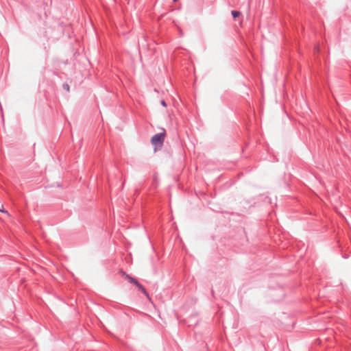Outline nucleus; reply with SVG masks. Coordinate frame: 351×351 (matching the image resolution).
I'll use <instances>...</instances> for the list:
<instances>
[{"label": "nucleus", "instance_id": "nucleus-7", "mask_svg": "<svg viewBox=\"0 0 351 351\" xmlns=\"http://www.w3.org/2000/svg\"><path fill=\"white\" fill-rule=\"evenodd\" d=\"M174 2L177 1L178 0H173Z\"/></svg>", "mask_w": 351, "mask_h": 351}, {"label": "nucleus", "instance_id": "nucleus-2", "mask_svg": "<svg viewBox=\"0 0 351 351\" xmlns=\"http://www.w3.org/2000/svg\"><path fill=\"white\" fill-rule=\"evenodd\" d=\"M123 275L125 276V279L129 280L130 282L135 285L138 287V289L145 294V295L147 297L149 301L152 302V299L149 297L148 293L146 291L145 289L135 278L130 276L129 275L125 274L124 272H123Z\"/></svg>", "mask_w": 351, "mask_h": 351}, {"label": "nucleus", "instance_id": "nucleus-5", "mask_svg": "<svg viewBox=\"0 0 351 351\" xmlns=\"http://www.w3.org/2000/svg\"><path fill=\"white\" fill-rule=\"evenodd\" d=\"M0 212H1V213H6V214H7V215H8V217H10V214H9L7 211H5V210H4L3 205H1V206H0Z\"/></svg>", "mask_w": 351, "mask_h": 351}, {"label": "nucleus", "instance_id": "nucleus-3", "mask_svg": "<svg viewBox=\"0 0 351 351\" xmlns=\"http://www.w3.org/2000/svg\"><path fill=\"white\" fill-rule=\"evenodd\" d=\"M232 15L234 19H236L237 17H238L241 15V12L239 11H237V10H232Z\"/></svg>", "mask_w": 351, "mask_h": 351}, {"label": "nucleus", "instance_id": "nucleus-1", "mask_svg": "<svg viewBox=\"0 0 351 351\" xmlns=\"http://www.w3.org/2000/svg\"><path fill=\"white\" fill-rule=\"evenodd\" d=\"M165 137V133L156 134L152 138V144L154 146V151L162 147L164 139Z\"/></svg>", "mask_w": 351, "mask_h": 351}, {"label": "nucleus", "instance_id": "nucleus-6", "mask_svg": "<svg viewBox=\"0 0 351 351\" xmlns=\"http://www.w3.org/2000/svg\"><path fill=\"white\" fill-rule=\"evenodd\" d=\"M160 104H161L164 107H166V106H167V104H166V102H165V100H161Z\"/></svg>", "mask_w": 351, "mask_h": 351}, {"label": "nucleus", "instance_id": "nucleus-4", "mask_svg": "<svg viewBox=\"0 0 351 351\" xmlns=\"http://www.w3.org/2000/svg\"><path fill=\"white\" fill-rule=\"evenodd\" d=\"M62 88L64 90H65L66 92H69L70 91V86L68 84H64L62 85Z\"/></svg>", "mask_w": 351, "mask_h": 351}]
</instances>
